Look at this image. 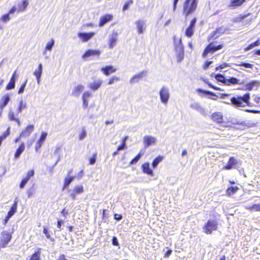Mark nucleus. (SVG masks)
I'll use <instances>...</instances> for the list:
<instances>
[{
    "mask_svg": "<svg viewBox=\"0 0 260 260\" xmlns=\"http://www.w3.org/2000/svg\"><path fill=\"white\" fill-rule=\"evenodd\" d=\"M112 244L114 246H118L119 245V243H118V241L117 239V238L116 237H113L112 238Z\"/></svg>",
    "mask_w": 260,
    "mask_h": 260,
    "instance_id": "64",
    "label": "nucleus"
},
{
    "mask_svg": "<svg viewBox=\"0 0 260 260\" xmlns=\"http://www.w3.org/2000/svg\"><path fill=\"white\" fill-rule=\"evenodd\" d=\"M43 232L45 235V236L47 239L51 238V236L48 232V230L47 227H45V226L44 227Z\"/></svg>",
    "mask_w": 260,
    "mask_h": 260,
    "instance_id": "59",
    "label": "nucleus"
},
{
    "mask_svg": "<svg viewBox=\"0 0 260 260\" xmlns=\"http://www.w3.org/2000/svg\"><path fill=\"white\" fill-rule=\"evenodd\" d=\"M218 222L216 220L209 219L203 226L204 232L207 235L211 234L218 229Z\"/></svg>",
    "mask_w": 260,
    "mask_h": 260,
    "instance_id": "5",
    "label": "nucleus"
},
{
    "mask_svg": "<svg viewBox=\"0 0 260 260\" xmlns=\"http://www.w3.org/2000/svg\"><path fill=\"white\" fill-rule=\"evenodd\" d=\"M164 158V157L162 155H158L155 157L152 162V166L153 168L157 167V165L161 162Z\"/></svg>",
    "mask_w": 260,
    "mask_h": 260,
    "instance_id": "37",
    "label": "nucleus"
},
{
    "mask_svg": "<svg viewBox=\"0 0 260 260\" xmlns=\"http://www.w3.org/2000/svg\"><path fill=\"white\" fill-rule=\"evenodd\" d=\"M42 63H39L38 68L34 72V74L35 75L37 79L38 83H39L40 81L41 76L42 73Z\"/></svg>",
    "mask_w": 260,
    "mask_h": 260,
    "instance_id": "28",
    "label": "nucleus"
},
{
    "mask_svg": "<svg viewBox=\"0 0 260 260\" xmlns=\"http://www.w3.org/2000/svg\"><path fill=\"white\" fill-rule=\"evenodd\" d=\"M47 136V133L42 132L41 133V136L39 139V141L43 143L44 140L46 139Z\"/></svg>",
    "mask_w": 260,
    "mask_h": 260,
    "instance_id": "57",
    "label": "nucleus"
},
{
    "mask_svg": "<svg viewBox=\"0 0 260 260\" xmlns=\"http://www.w3.org/2000/svg\"><path fill=\"white\" fill-rule=\"evenodd\" d=\"M28 2L27 0H23L22 4L18 5V8L17 9L18 12H22L25 10L27 7Z\"/></svg>",
    "mask_w": 260,
    "mask_h": 260,
    "instance_id": "35",
    "label": "nucleus"
},
{
    "mask_svg": "<svg viewBox=\"0 0 260 260\" xmlns=\"http://www.w3.org/2000/svg\"><path fill=\"white\" fill-rule=\"evenodd\" d=\"M10 101L9 95L7 94L3 96L0 103V109L3 110Z\"/></svg>",
    "mask_w": 260,
    "mask_h": 260,
    "instance_id": "31",
    "label": "nucleus"
},
{
    "mask_svg": "<svg viewBox=\"0 0 260 260\" xmlns=\"http://www.w3.org/2000/svg\"><path fill=\"white\" fill-rule=\"evenodd\" d=\"M197 21V18L194 17L191 19L189 26L186 28L185 31V35L187 38H191L194 34L195 31V25Z\"/></svg>",
    "mask_w": 260,
    "mask_h": 260,
    "instance_id": "7",
    "label": "nucleus"
},
{
    "mask_svg": "<svg viewBox=\"0 0 260 260\" xmlns=\"http://www.w3.org/2000/svg\"><path fill=\"white\" fill-rule=\"evenodd\" d=\"M231 67V64L226 62H223L220 64L219 66L216 68V70H218L220 69H223L226 67Z\"/></svg>",
    "mask_w": 260,
    "mask_h": 260,
    "instance_id": "52",
    "label": "nucleus"
},
{
    "mask_svg": "<svg viewBox=\"0 0 260 260\" xmlns=\"http://www.w3.org/2000/svg\"><path fill=\"white\" fill-rule=\"evenodd\" d=\"M96 153H94L92 154V157L89 159V164L93 165L96 161Z\"/></svg>",
    "mask_w": 260,
    "mask_h": 260,
    "instance_id": "55",
    "label": "nucleus"
},
{
    "mask_svg": "<svg viewBox=\"0 0 260 260\" xmlns=\"http://www.w3.org/2000/svg\"><path fill=\"white\" fill-rule=\"evenodd\" d=\"M12 238V232L6 230L3 231L1 233L0 248H5L10 242Z\"/></svg>",
    "mask_w": 260,
    "mask_h": 260,
    "instance_id": "6",
    "label": "nucleus"
},
{
    "mask_svg": "<svg viewBox=\"0 0 260 260\" xmlns=\"http://www.w3.org/2000/svg\"><path fill=\"white\" fill-rule=\"evenodd\" d=\"M213 63L212 61H206L205 62V63L203 64V68L204 70H206L209 66Z\"/></svg>",
    "mask_w": 260,
    "mask_h": 260,
    "instance_id": "61",
    "label": "nucleus"
},
{
    "mask_svg": "<svg viewBox=\"0 0 260 260\" xmlns=\"http://www.w3.org/2000/svg\"><path fill=\"white\" fill-rule=\"evenodd\" d=\"M225 31V29L223 27H219L213 31L207 37V41L209 43L206 46L203 51L202 56L203 58H206L209 53H214L215 52L222 49L224 45L223 44H219L217 45H214V42H211L215 39L218 38L220 36L223 34Z\"/></svg>",
    "mask_w": 260,
    "mask_h": 260,
    "instance_id": "1",
    "label": "nucleus"
},
{
    "mask_svg": "<svg viewBox=\"0 0 260 260\" xmlns=\"http://www.w3.org/2000/svg\"><path fill=\"white\" fill-rule=\"evenodd\" d=\"M204 82L207 84L210 88L214 89V90H218V91H220V90H222V89H221L220 88L218 87H217V86H215L213 85H212L209 81L208 80H204Z\"/></svg>",
    "mask_w": 260,
    "mask_h": 260,
    "instance_id": "47",
    "label": "nucleus"
},
{
    "mask_svg": "<svg viewBox=\"0 0 260 260\" xmlns=\"http://www.w3.org/2000/svg\"><path fill=\"white\" fill-rule=\"evenodd\" d=\"M133 3V0H128V1L126 2L125 4H124L122 10L123 11L127 10L129 8V6Z\"/></svg>",
    "mask_w": 260,
    "mask_h": 260,
    "instance_id": "50",
    "label": "nucleus"
},
{
    "mask_svg": "<svg viewBox=\"0 0 260 260\" xmlns=\"http://www.w3.org/2000/svg\"><path fill=\"white\" fill-rule=\"evenodd\" d=\"M26 105L23 104L22 102H20L19 103V107L18 108V112H21L22 109L26 108Z\"/></svg>",
    "mask_w": 260,
    "mask_h": 260,
    "instance_id": "58",
    "label": "nucleus"
},
{
    "mask_svg": "<svg viewBox=\"0 0 260 260\" xmlns=\"http://www.w3.org/2000/svg\"><path fill=\"white\" fill-rule=\"evenodd\" d=\"M135 24L137 28L138 33L139 34H143L146 28L144 21L139 20L136 21Z\"/></svg>",
    "mask_w": 260,
    "mask_h": 260,
    "instance_id": "21",
    "label": "nucleus"
},
{
    "mask_svg": "<svg viewBox=\"0 0 260 260\" xmlns=\"http://www.w3.org/2000/svg\"><path fill=\"white\" fill-rule=\"evenodd\" d=\"M238 164V161L234 157L231 156L229 158L228 164L223 167V170H231L233 167Z\"/></svg>",
    "mask_w": 260,
    "mask_h": 260,
    "instance_id": "19",
    "label": "nucleus"
},
{
    "mask_svg": "<svg viewBox=\"0 0 260 260\" xmlns=\"http://www.w3.org/2000/svg\"><path fill=\"white\" fill-rule=\"evenodd\" d=\"M245 2V0H232L230 4V7H239L241 6Z\"/></svg>",
    "mask_w": 260,
    "mask_h": 260,
    "instance_id": "36",
    "label": "nucleus"
},
{
    "mask_svg": "<svg viewBox=\"0 0 260 260\" xmlns=\"http://www.w3.org/2000/svg\"><path fill=\"white\" fill-rule=\"evenodd\" d=\"M25 144L22 142L21 143L19 147L16 149L15 153H14V157L15 158H18L20 157L21 154L25 150Z\"/></svg>",
    "mask_w": 260,
    "mask_h": 260,
    "instance_id": "27",
    "label": "nucleus"
},
{
    "mask_svg": "<svg viewBox=\"0 0 260 260\" xmlns=\"http://www.w3.org/2000/svg\"><path fill=\"white\" fill-rule=\"evenodd\" d=\"M95 32L93 31L89 32H79L78 34V37L83 42H86L89 40L94 35Z\"/></svg>",
    "mask_w": 260,
    "mask_h": 260,
    "instance_id": "11",
    "label": "nucleus"
},
{
    "mask_svg": "<svg viewBox=\"0 0 260 260\" xmlns=\"http://www.w3.org/2000/svg\"><path fill=\"white\" fill-rule=\"evenodd\" d=\"M35 172L34 170H29L27 172V174L25 177H24L20 183L19 187L20 188H23L27 183V181L30 178V177L34 176Z\"/></svg>",
    "mask_w": 260,
    "mask_h": 260,
    "instance_id": "12",
    "label": "nucleus"
},
{
    "mask_svg": "<svg viewBox=\"0 0 260 260\" xmlns=\"http://www.w3.org/2000/svg\"><path fill=\"white\" fill-rule=\"evenodd\" d=\"M250 15V13H247L246 14H241L239 15V16L237 18L236 21H241L246 18V17H248Z\"/></svg>",
    "mask_w": 260,
    "mask_h": 260,
    "instance_id": "54",
    "label": "nucleus"
},
{
    "mask_svg": "<svg viewBox=\"0 0 260 260\" xmlns=\"http://www.w3.org/2000/svg\"><path fill=\"white\" fill-rule=\"evenodd\" d=\"M75 176H69L66 177L63 181V185L62 190H63L65 188H67L70 184L74 180Z\"/></svg>",
    "mask_w": 260,
    "mask_h": 260,
    "instance_id": "33",
    "label": "nucleus"
},
{
    "mask_svg": "<svg viewBox=\"0 0 260 260\" xmlns=\"http://www.w3.org/2000/svg\"><path fill=\"white\" fill-rule=\"evenodd\" d=\"M17 207H18V201H15L12 204V206L11 207L10 209L8 211L7 213V216L11 218L12 217L15 213L17 212Z\"/></svg>",
    "mask_w": 260,
    "mask_h": 260,
    "instance_id": "24",
    "label": "nucleus"
},
{
    "mask_svg": "<svg viewBox=\"0 0 260 260\" xmlns=\"http://www.w3.org/2000/svg\"><path fill=\"white\" fill-rule=\"evenodd\" d=\"M54 41L53 39H51L50 41L48 42L46 46L45 49L46 50H51L54 45Z\"/></svg>",
    "mask_w": 260,
    "mask_h": 260,
    "instance_id": "49",
    "label": "nucleus"
},
{
    "mask_svg": "<svg viewBox=\"0 0 260 260\" xmlns=\"http://www.w3.org/2000/svg\"><path fill=\"white\" fill-rule=\"evenodd\" d=\"M260 45V40L259 39H257L256 41H255V42L251 43L250 44L248 45L245 49H244V50L245 51H247L250 49H251L252 48L255 47H256V46H258Z\"/></svg>",
    "mask_w": 260,
    "mask_h": 260,
    "instance_id": "38",
    "label": "nucleus"
},
{
    "mask_svg": "<svg viewBox=\"0 0 260 260\" xmlns=\"http://www.w3.org/2000/svg\"><path fill=\"white\" fill-rule=\"evenodd\" d=\"M211 119L215 123L222 125L224 122L223 115L220 112H215L210 116Z\"/></svg>",
    "mask_w": 260,
    "mask_h": 260,
    "instance_id": "8",
    "label": "nucleus"
},
{
    "mask_svg": "<svg viewBox=\"0 0 260 260\" xmlns=\"http://www.w3.org/2000/svg\"><path fill=\"white\" fill-rule=\"evenodd\" d=\"M117 32H113L111 36L109 41V48L112 49L116 45V43L117 40Z\"/></svg>",
    "mask_w": 260,
    "mask_h": 260,
    "instance_id": "25",
    "label": "nucleus"
},
{
    "mask_svg": "<svg viewBox=\"0 0 260 260\" xmlns=\"http://www.w3.org/2000/svg\"><path fill=\"white\" fill-rule=\"evenodd\" d=\"M9 118L10 120L16 121L19 125H20V121L18 118H15L14 113H10L9 114Z\"/></svg>",
    "mask_w": 260,
    "mask_h": 260,
    "instance_id": "48",
    "label": "nucleus"
},
{
    "mask_svg": "<svg viewBox=\"0 0 260 260\" xmlns=\"http://www.w3.org/2000/svg\"><path fill=\"white\" fill-rule=\"evenodd\" d=\"M42 143H43L42 142H40L39 140L37 142L35 146V149L36 151H38L41 147Z\"/></svg>",
    "mask_w": 260,
    "mask_h": 260,
    "instance_id": "62",
    "label": "nucleus"
},
{
    "mask_svg": "<svg viewBox=\"0 0 260 260\" xmlns=\"http://www.w3.org/2000/svg\"><path fill=\"white\" fill-rule=\"evenodd\" d=\"M103 83V81L101 79L94 80L93 82L90 83L88 85V87L92 90H98Z\"/></svg>",
    "mask_w": 260,
    "mask_h": 260,
    "instance_id": "18",
    "label": "nucleus"
},
{
    "mask_svg": "<svg viewBox=\"0 0 260 260\" xmlns=\"http://www.w3.org/2000/svg\"><path fill=\"white\" fill-rule=\"evenodd\" d=\"M41 248H38L36 251L30 256V260H40Z\"/></svg>",
    "mask_w": 260,
    "mask_h": 260,
    "instance_id": "34",
    "label": "nucleus"
},
{
    "mask_svg": "<svg viewBox=\"0 0 260 260\" xmlns=\"http://www.w3.org/2000/svg\"><path fill=\"white\" fill-rule=\"evenodd\" d=\"M10 20V14L8 13L7 14H4L0 18V20L4 22H7Z\"/></svg>",
    "mask_w": 260,
    "mask_h": 260,
    "instance_id": "46",
    "label": "nucleus"
},
{
    "mask_svg": "<svg viewBox=\"0 0 260 260\" xmlns=\"http://www.w3.org/2000/svg\"><path fill=\"white\" fill-rule=\"evenodd\" d=\"M159 94L161 101L164 104H167L170 96L169 89L166 87H162L160 90Z\"/></svg>",
    "mask_w": 260,
    "mask_h": 260,
    "instance_id": "9",
    "label": "nucleus"
},
{
    "mask_svg": "<svg viewBox=\"0 0 260 260\" xmlns=\"http://www.w3.org/2000/svg\"><path fill=\"white\" fill-rule=\"evenodd\" d=\"M250 93H246L243 96L237 95L233 96L231 99V104L236 107H244L245 106H250Z\"/></svg>",
    "mask_w": 260,
    "mask_h": 260,
    "instance_id": "2",
    "label": "nucleus"
},
{
    "mask_svg": "<svg viewBox=\"0 0 260 260\" xmlns=\"http://www.w3.org/2000/svg\"><path fill=\"white\" fill-rule=\"evenodd\" d=\"M101 52L100 50L88 49L85 51L82 55V57L85 58L91 56H99Z\"/></svg>",
    "mask_w": 260,
    "mask_h": 260,
    "instance_id": "23",
    "label": "nucleus"
},
{
    "mask_svg": "<svg viewBox=\"0 0 260 260\" xmlns=\"http://www.w3.org/2000/svg\"><path fill=\"white\" fill-rule=\"evenodd\" d=\"M34 131V126L32 124L28 125L20 133V137H26Z\"/></svg>",
    "mask_w": 260,
    "mask_h": 260,
    "instance_id": "15",
    "label": "nucleus"
},
{
    "mask_svg": "<svg viewBox=\"0 0 260 260\" xmlns=\"http://www.w3.org/2000/svg\"><path fill=\"white\" fill-rule=\"evenodd\" d=\"M117 70L116 68H114L113 66L109 65L106 66L105 67H102L101 69V71L104 74V75L106 76H109V75L115 73Z\"/></svg>",
    "mask_w": 260,
    "mask_h": 260,
    "instance_id": "13",
    "label": "nucleus"
},
{
    "mask_svg": "<svg viewBox=\"0 0 260 260\" xmlns=\"http://www.w3.org/2000/svg\"><path fill=\"white\" fill-rule=\"evenodd\" d=\"M91 96V94L89 91L84 92L82 96V99H85L88 100V99Z\"/></svg>",
    "mask_w": 260,
    "mask_h": 260,
    "instance_id": "60",
    "label": "nucleus"
},
{
    "mask_svg": "<svg viewBox=\"0 0 260 260\" xmlns=\"http://www.w3.org/2000/svg\"><path fill=\"white\" fill-rule=\"evenodd\" d=\"M15 81H16V72H14L9 82L6 87V90H11L14 89L15 86Z\"/></svg>",
    "mask_w": 260,
    "mask_h": 260,
    "instance_id": "22",
    "label": "nucleus"
},
{
    "mask_svg": "<svg viewBox=\"0 0 260 260\" xmlns=\"http://www.w3.org/2000/svg\"><path fill=\"white\" fill-rule=\"evenodd\" d=\"M249 211H260V204H254L251 206L246 207Z\"/></svg>",
    "mask_w": 260,
    "mask_h": 260,
    "instance_id": "42",
    "label": "nucleus"
},
{
    "mask_svg": "<svg viewBox=\"0 0 260 260\" xmlns=\"http://www.w3.org/2000/svg\"><path fill=\"white\" fill-rule=\"evenodd\" d=\"M126 148V144L121 143L118 146L117 148V150H121L125 149Z\"/></svg>",
    "mask_w": 260,
    "mask_h": 260,
    "instance_id": "63",
    "label": "nucleus"
},
{
    "mask_svg": "<svg viewBox=\"0 0 260 260\" xmlns=\"http://www.w3.org/2000/svg\"><path fill=\"white\" fill-rule=\"evenodd\" d=\"M198 0H185L182 7V14L185 17L194 13L197 8Z\"/></svg>",
    "mask_w": 260,
    "mask_h": 260,
    "instance_id": "3",
    "label": "nucleus"
},
{
    "mask_svg": "<svg viewBox=\"0 0 260 260\" xmlns=\"http://www.w3.org/2000/svg\"><path fill=\"white\" fill-rule=\"evenodd\" d=\"M174 50L178 62H181L184 56V46L181 39H179L177 42H174Z\"/></svg>",
    "mask_w": 260,
    "mask_h": 260,
    "instance_id": "4",
    "label": "nucleus"
},
{
    "mask_svg": "<svg viewBox=\"0 0 260 260\" xmlns=\"http://www.w3.org/2000/svg\"><path fill=\"white\" fill-rule=\"evenodd\" d=\"M84 87L82 85L79 84L75 86L72 91V95L78 96L80 93L83 90Z\"/></svg>",
    "mask_w": 260,
    "mask_h": 260,
    "instance_id": "30",
    "label": "nucleus"
},
{
    "mask_svg": "<svg viewBox=\"0 0 260 260\" xmlns=\"http://www.w3.org/2000/svg\"><path fill=\"white\" fill-rule=\"evenodd\" d=\"M156 142V139L154 137L146 136L144 137L143 143L145 148L148 147L150 145H154Z\"/></svg>",
    "mask_w": 260,
    "mask_h": 260,
    "instance_id": "16",
    "label": "nucleus"
},
{
    "mask_svg": "<svg viewBox=\"0 0 260 260\" xmlns=\"http://www.w3.org/2000/svg\"><path fill=\"white\" fill-rule=\"evenodd\" d=\"M239 189V188L237 186H229L225 190L226 196L228 197H231Z\"/></svg>",
    "mask_w": 260,
    "mask_h": 260,
    "instance_id": "26",
    "label": "nucleus"
},
{
    "mask_svg": "<svg viewBox=\"0 0 260 260\" xmlns=\"http://www.w3.org/2000/svg\"><path fill=\"white\" fill-rule=\"evenodd\" d=\"M84 192L83 186L82 185H77L73 189L72 192L70 196L73 200H75L76 195L82 193Z\"/></svg>",
    "mask_w": 260,
    "mask_h": 260,
    "instance_id": "14",
    "label": "nucleus"
},
{
    "mask_svg": "<svg viewBox=\"0 0 260 260\" xmlns=\"http://www.w3.org/2000/svg\"><path fill=\"white\" fill-rule=\"evenodd\" d=\"M147 73L146 71H142L140 73L134 75L130 79V82L132 83H136L143 78Z\"/></svg>",
    "mask_w": 260,
    "mask_h": 260,
    "instance_id": "17",
    "label": "nucleus"
},
{
    "mask_svg": "<svg viewBox=\"0 0 260 260\" xmlns=\"http://www.w3.org/2000/svg\"><path fill=\"white\" fill-rule=\"evenodd\" d=\"M86 136V132L85 128L83 127L82 129V132H81V133L80 134V135L79 136V138L80 140H82L83 139H84Z\"/></svg>",
    "mask_w": 260,
    "mask_h": 260,
    "instance_id": "56",
    "label": "nucleus"
},
{
    "mask_svg": "<svg viewBox=\"0 0 260 260\" xmlns=\"http://www.w3.org/2000/svg\"><path fill=\"white\" fill-rule=\"evenodd\" d=\"M27 82V80L26 79L24 81V82L22 83V84L21 85L20 87L19 88V90L18 91V93L19 94L22 93H23L24 92V88H25V87L26 86Z\"/></svg>",
    "mask_w": 260,
    "mask_h": 260,
    "instance_id": "51",
    "label": "nucleus"
},
{
    "mask_svg": "<svg viewBox=\"0 0 260 260\" xmlns=\"http://www.w3.org/2000/svg\"><path fill=\"white\" fill-rule=\"evenodd\" d=\"M141 155H142V154H141L140 153H139L138 154H137L134 158H133L131 161H130L129 164L131 165L132 164H136L138 160L140 159V158H141Z\"/></svg>",
    "mask_w": 260,
    "mask_h": 260,
    "instance_id": "45",
    "label": "nucleus"
},
{
    "mask_svg": "<svg viewBox=\"0 0 260 260\" xmlns=\"http://www.w3.org/2000/svg\"><path fill=\"white\" fill-rule=\"evenodd\" d=\"M234 64H235L236 66H240V67L242 66V67H244L245 68H250V69L252 68V67H253L252 64H251L249 63L244 62H242L240 64L234 63Z\"/></svg>",
    "mask_w": 260,
    "mask_h": 260,
    "instance_id": "43",
    "label": "nucleus"
},
{
    "mask_svg": "<svg viewBox=\"0 0 260 260\" xmlns=\"http://www.w3.org/2000/svg\"><path fill=\"white\" fill-rule=\"evenodd\" d=\"M141 168L144 173L146 174L151 176H153L154 175L153 171L150 168L149 162H146L143 164L142 165Z\"/></svg>",
    "mask_w": 260,
    "mask_h": 260,
    "instance_id": "20",
    "label": "nucleus"
},
{
    "mask_svg": "<svg viewBox=\"0 0 260 260\" xmlns=\"http://www.w3.org/2000/svg\"><path fill=\"white\" fill-rule=\"evenodd\" d=\"M259 85V82L256 80H253L245 85L246 90H251L254 87H257Z\"/></svg>",
    "mask_w": 260,
    "mask_h": 260,
    "instance_id": "32",
    "label": "nucleus"
},
{
    "mask_svg": "<svg viewBox=\"0 0 260 260\" xmlns=\"http://www.w3.org/2000/svg\"><path fill=\"white\" fill-rule=\"evenodd\" d=\"M113 19V15L111 14H105L100 18L99 26L102 27L108 22L112 21Z\"/></svg>",
    "mask_w": 260,
    "mask_h": 260,
    "instance_id": "10",
    "label": "nucleus"
},
{
    "mask_svg": "<svg viewBox=\"0 0 260 260\" xmlns=\"http://www.w3.org/2000/svg\"><path fill=\"white\" fill-rule=\"evenodd\" d=\"M240 84L239 79L234 77H230L229 79H226L225 85L230 86L231 85Z\"/></svg>",
    "mask_w": 260,
    "mask_h": 260,
    "instance_id": "29",
    "label": "nucleus"
},
{
    "mask_svg": "<svg viewBox=\"0 0 260 260\" xmlns=\"http://www.w3.org/2000/svg\"><path fill=\"white\" fill-rule=\"evenodd\" d=\"M35 188L34 187V186H32V187H31L30 188H29L27 190V197L30 198L31 197H32L34 193H35Z\"/></svg>",
    "mask_w": 260,
    "mask_h": 260,
    "instance_id": "53",
    "label": "nucleus"
},
{
    "mask_svg": "<svg viewBox=\"0 0 260 260\" xmlns=\"http://www.w3.org/2000/svg\"><path fill=\"white\" fill-rule=\"evenodd\" d=\"M119 80H120V78L119 77L114 76L111 77L109 79L108 84L109 85H111V84H113V83H114L115 82L118 81Z\"/></svg>",
    "mask_w": 260,
    "mask_h": 260,
    "instance_id": "44",
    "label": "nucleus"
},
{
    "mask_svg": "<svg viewBox=\"0 0 260 260\" xmlns=\"http://www.w3.org/2000/svg\"><path fill=\"white\" fill-rule=\"evenodd\" d=\"M215 78L217 81L220 82L222 83L224 85H225L226 79L225 78L223 75L220 74H218L215 76Z\"/></svg>",
    "mask_w": 260,
    "mask_h": 260,
    "instance_id": "41",
    "label": "nucleus"
},
{
    "mask_svg": "<svg viewBox=\"0 0 260 260\" xmlns=\"http://www.w3.org/2000/svg\"><path fill=\"white\" fill-rule=\"evenodd\" d=\"M10 133V128L8 127L7 130L3 133L2 135L0 136V146L2 144L3 141L5 140L9 135Z\"/></svg>",
    "mask_w": 260,
    "mask_h": 260,
    "instance_id": "40",
    "label": "nucleus"
},
{
    "mask_svg": "<svg viewBox=\"0 0 260 260\" xmlns=\"http://www.w3.org/2000/svg\"><path fill=\"white\" fill-rule=\"evenodd\" d=\"M197 91L199 94H209V95H213V96H215L216 98V99H214V100H216L217 98V96L216 95V94L214 92H213L210 91L203 90L201 88H198L197 89Z\"/></svg>",
    "mask_w": 260,
    "mask_h": 260,
    "instance_id": "39",
    "label": "nucleus"
}]
</instances>
